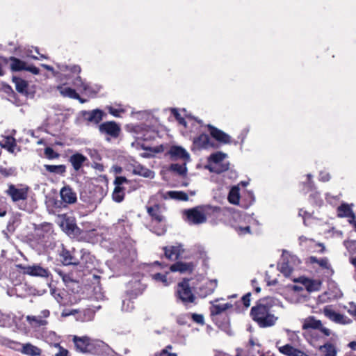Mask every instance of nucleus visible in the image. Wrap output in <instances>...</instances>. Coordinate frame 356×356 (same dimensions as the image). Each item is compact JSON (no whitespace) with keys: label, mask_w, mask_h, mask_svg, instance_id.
Returning a JSON list of instances; mask_svg holds the SVG:
<instances>
[{"label":"nucleus","mask_w":356,"mask_h":356,"mask_svg":"<svg viewBox=\"0 0 356 356\" xmlns=\"http://www.w3.org/2000/svg\"><path fill=\"white\" fill-rule=\"evenodd\" d=\"M152 277L154 280L163 283L165 286H167L168 284L166 274L157 273L154 274L152 275Z\"/></svg>","instance_id":"nucleus-46"},{"label":"nucleus","mask_w":356,"mask_h":356,"mask_svg":"<svg viewBox=\"0 0 356 356\" xmlns=\"http://www.w3.org/2000/svg\"><path fill=\"white\" fill-rule=\"evenodd\" d=\"M60 258L61 262L65 265H73L77 266L80 264V261L76 258L68 250L63 248L60 253Z\"/></svg>","instance_id":"nucleus-19"},{"label":"nucleus","mask_w":356,"mask_h":356,"mask_svg":"<svg viewBox=\"0 0 356 356\" xmlns=\"http://www.w3.org/2000/svg\"><path fill=\"white\" fill-rule=\"evenodd\" d=\"M161 205L159 204H154L152 206H147L146 210L148 215L151 218L152 222L160 223L165 220V217L163 216L161 211Z\"/></svg>","instance_id":"nucleus-13"},{"label":"nucleus","mask_w":356,"mask_h":356,"mask_svg":"<svg viewBox=\"0 0 356 356\" xmlns=\"http://www.w3.org/2000/svg\"><path fill=\"white\" fill-rule=\"evenodd\" d=\"M20 351L29 356H40L42 354V350L31 343L23 344Z\"/></svg>","instance_id":"nucleus-23"},{"label":"nucleus","mask_w":356,"mask_h":356,"mask_svg":"<svg viewBox=\"0 0 356 356\" xmlns=\"http://www.w3.org/2000/svg\"><path fill=\"white\" fill-rule=\"evenodd\" d=\"M98 129L102 134H104L113 138H118L121 132L120 124L115 121L102 122L99 124Z\"/></svg>","instance_id":"nucleus-9"},{"label":"nucleus","mask_w":356,"mask_h":356,"mask_svg":"<svg viewBox=\"0 0 356 356\" xmlns=\"http://www.w3.org/2000/svg\"><path fill=\"white\" fill-rule=\"evenodd\" d=\"M218 286L216 280H210L202 283L197 288L196 293L202 298H206L212 294Z\"/></svg>","instance_id":"nucleus-11"},{"label":"nucleus","mask_w":356,"mask_h":356,"mask_svg":"<svg viewBox=\"0 0 356 356\" xmlns=\"http://www.w3.org/2000/svg\"><path fill=\"white\" fill-rule=\"evenodd\" d=\"M274 306L275 300L273 298H261L251 308L250 316L261 328L273 327L278 320L274 314Z\"/></svg>","instance_id":"nucleus-1"},{"label":"nucleus","mask_w":356,"mask_h":356,"mask_svg":"<svg viewBox=\"0 0 356 356\" xmlns=\"http://www.w3.org/2000/svg\"><path fill=\"white\" fill-rule=\"evenodd\" d=\"M195 268L193 262L177 261L172 264L170 270L172 272H179L180 273H192Z\"/></svg>","instance_id":"nucleus-14"},{"label":"nucleus","mask_w":356,"mask_h":356,"mask_svg":"<svg viewBox=\"0 0 356 356\" xmlns=\"http://www.w3.org/2000/svg\"><path fill=\"white\" fill-rule=\"evenodd\" d=\"M324 314L327 317H328L330 319H331L332 321H333L336 323H343V320L344 318L343 315H342L338 312H336L334 310H332L327 307H325L324 309Z\"/></svg>","instance_id":"nucleus-34"},{"label":"nucleus","mask_w":356,"mask_h":356,"mask_svg":"<svg viewBox=\"0 0 356 356\" xmlns=\"http://www.w3.org/2000/svg\"><path fill=\"white\" fill-rule=\"evenodd\" d=\"M60 196L62 202L67 204H72L77 201L76 193L69 185H66L60 189Z\"/></svg>","instance_id":"nucleus-12"},{"label":"nucleus","mask_w":356,"mask_h":356,"mask_svg":"<svg viewBox=\"0 0 356 356\" xmlns=\"http://www.w3.org/2000/svg\"><path fill=\"white\" fill-rule=\"evenodd\" d=\"M337 215L338 218L353 217L354 212L349 204L342 203L337 209Z\"/></svg>","instance_id":"nucleus-25"},{"label":"nucleus","mask_w":356,"mask_h":356,"mask_svg":"<svg viewBox=\"0 0 356 356\" xmlns=\"http://www.w3.org/2000/svg\"><path fill=\"white\" fill-rule=\"evenodd\" d=\"M193 144L198 149H208L210 147H214V143L210 139L208 134H202L193 140Z\"/></svg>","instance_id":"nucleus-17"},{"label":"nucleus","mask_w":356,"mask_h":356,"mask_svg":"<svg viewBox=\"0 0 356 356\" xmlns=\"http://www.w3.org/2000/svg\"><path fill=\"white\" fill-rule=\"evenodd\" d=\"M325 347L326 348V353L325 356H336L335 348L332 344L328 343L325 345Z\"/></svg>","instance_id":"nucleus-51"},{"label":"nucleus","mask_w":356,"mask_h":356,"mask_svg":"<svg viewBox=\"0 0 356 356\" xmlns=\"http://www.w3.org/2000/svg\"><path fill=\"white\" fill-rule=\"evenodd\" d=\"M171 113L179 124L182 125L185 128L187 127V122L186 120L181 115L177 108H172Z\"/></svg>","instance_id":"nucleus-43"},{"label":"nucleus","mask_w":356,"mask_h":356,"mask_svg":"<svg viewBox=\"0 0 356 356\" xmlns=\"http://www.w3.org/2000/svg\"><path fill=\"white\" fill-rule=\"evenodd\" d=\"M321 327V321L316 319L314 316H309L304 320L302 330H318Z\"/></svg>","instance_id":"nucleus-27"},{"label":"nucleus","mask_w":356,"mask_h":356,"mask_svg":"<svg viewBox=\"0 0 356 356\" xmlns=\"http://www.w3.org/2000/svg\"><path fill=\"white\" fill-rule=\"evenodd\" d=\"M279 351L286 356H309L305 352L293 347L291 344H286L279 347Z\"/></svg>","instance_id":"nucleus-20"},{"label":"nucleus","mask_w":356,"mask_h":356,"mask_svg":"<svg viewBox=\"0 0 356 356\" xmlns=\"http://www.w3.org/2000/svg\"><path fill=\"white\" fill-rule=\"evenodd\" d=\"M225 312L223 304L213 305L210 307V314L213 322H218L219 316L227 315Z\"/></svg>","instance_id":"nucleus-24"},{"label":"nucleus","mask_w":356,"mask_h":356,"mask_svg":"<svg viewBox=\"0 0 356 356\" xmlns=\"http://www.w3.org/2000/svg\"><path fill=\"white\" fill-rule=\"evenodd\" d=\"M168 153L173 159H181L184 161L189 159L188 153L185 149L179 146H172Z\"/></svg>","instance_id":"nucleus-21"},{"label":"nucleus","mask_w":356,"mask_h":356,"mask_svg":"<svg viewBox=\"0 0 356 356\" xmlns=\"http://www.w3.org/2000/svg\"><path fill=\"white\" fill-rule=\"evenodd\" d=\"M189 281V279L184 278L181 282L177 284L176 289L177 298L185 305L194 303L196 299L192 291V288L190 286Z\"/></svg>","instance_id":"nucleus-5"},{"label":"nucleus","mask_w":356,"mask_h":356,"mask_svg":"<svg viewBox=\"0 0 356 356\" xmlns=\"http://www.w3.org/2000/svg\"><path fill=\"white\" fill-rule=\"evenodd\" d=\"M88 154L92 161V163L102 161V156L98 150L95 149H89Z\"/></svg>","instance_id":"nucleus-44"},{"label":"nucleus","mask_w":356,"mask_h":356,"mask_svg":"<svg viewBox=\"0 0 356 356\" xmlns=\"http://www.w3.org/2000/svg\"><path fill=\"white\" fill-rule=\"evenodd\" d=\"M133 173L147 178H153L154 172L140 164L134 165Z\"/></svg>","instance_id":"nucleus-28"},{"label":"nucleus","mask_w":356,"mask_h":356,"mask_svg":"<svg viewBox=\"0 0 356 356\" xmlns=\"http://www.w3.org/2000/svg\"><path fill=\"white\" fill-rule=\"evenodd\" d=\"M220 211L221 209L219 207L205 205L185 210L184 213L190 223L199 225L207 221V216L218 213Z\"/></svg>","instance_id":"nucleus-3"},{"label":"nucleus","mask_w":356,"mask_h":356,"mask_svg":"<svg viewBox=\"0 0 356 356\" xmlns=\"http://www.w3.org/2000/svg\"><path fill=\"white\" fill-rule=\"evenodd\" d=\"M251 295V293L248 292L243 295L239 300L241 302V312L248 309V308L250 307Z\"/></svg>","instance_id":"nucleus-41"},{"label":"nucleus","mask_w":356,"mask_h":356,"mask_svg":"<svg viewBox=\"0 0 356 356\" xmlns=\"http://www.w3.org/2000/svg\"><path fill=\"white\" fill-rule=\"evenodd\" d=\"M347 312L350 315L353 316H356V305H355L353 302H350L349 304V307Z\"/></svg>","instance_id":"nucleus-56"},{"label":"nucleus","mask_w":356,"mask_h":356,"mask_svg":"<svg viewBox=\"0 0 356 356\" xmlns=\"http://www.w3.org/2000/svg\"><path fill=\"white\" fill-rule=\"evenodd\" d=\"M25 71L31 72L33 74L38 75L40 74V69L33 65H26Z\"/></svg>","instance_id":"nucleus-53"},{"label":"nucleus","mask_w":356,"mask_h":356,"mask_svg":"<svg viewBox=\"0 0 356 356\" xmlns=\"http://www.w3.org/2000/svg\"><path fill=\"white\" fill-rule=\"evenodd\" d=\"M218 322H213L220 329L223 331H228L229 330V318L227 315L219 316Z\"/></svg>","instance_id":"nucleus-37"},{"label":"nucleus","mask_w":356,"mask_h":356,"mask_svg":"<svg viewBox=\"0 0 356 356\" xmlns=\"http://www.w3.org/2000/svg\"><path fill=\"white\" fill-rule=\"evenodd\" d=\"M293 271L292 268H291L287 264H283L281 268V272L285 275L286 276H289Z\"/></svg>","instance_id":"nucleus-52"},{"label":"nucleus","mask_w":356,"mask_h":356,"mask_svg":"<svg viewBox=\"0 0 356 356\" xmlns=\"http://www.w3.org/2000/svg\"><path fill=\"white\" fill-rule=\"evenodd\" d=\"M58 90L63 97H67L72 99L79 98V95L72 88L60 86H58Z\"/></svg>","instance_id":"nucleus-35"},{"label":"nucleus","mask_w":356,"mask_h":356,"mask_svg":"<svg viewBox=\"0 0 356 356\" xmlns=\"http://www.w3.org/2000/svg\"><path fill=\"white\" fill-rule=\"evenodd\" d=\"M225 312L228 309H233L236 312H241V302L236 301L234 304L232 302H227L223 304Z\"/></svg>","instance_id":"nucleus-45"},{"label":"nucleus","mask_w":356,"mask_h":356,"mask_svg":"<svg viewBox=\"0 0 356 356\" xmlns=\"http://www.w3.org/2000/svg\"><path fill=\"white\" fill-rule=\"evenodd\" d=\"M45 170L49 173L64 176L66 172V166L64 164L60 165H43Z\"/></svg>","instance_id":"nucleus-26"},{"label":"nucleus","mask_w":356,"mask_h":356,"mask_svg":"<svg viewBox=\"0 0 356 356\" xmlns=\"http://www.w3.org/2000/svg\"><path fill=\"white\" fill-rule=\"evenodd\" d=\"M1 147L10 153H14L15 149L17 147L15 138L13 136L7 137Z\"/></svg>","instance_id":"nucleus-39"},{"label":"nucleus","mask_w":356,"mask_h":356,"mask_svg":"<svg viewBox=\"0 0 356 356\" xmlns=\"http://www.w3.org/2000/svg\"><path fill=\"white\" fill-rule=\"evenodd\" d=\"M95 316V312L90 308H86L83 311L80 312L79 314V318L82 321H91L94 319Z\"/></svg>","instance_id":"nucleus-36"},{"label":"nucleus","mask_w":356,"mask_h":356,"mask_svg":"<svg viewBox=\"0 0 356 356\" xmlns=\"http://www.w3.org/2000/svg\"><path fill=\"white\" fill-rule=\"evenodd\" d=\"M348 218L349 223L353 225L356 229V216H355V215L354 214L353 217H348Z\"/></svg>","instance_id":"nucleus-62"},{"label":"nucleus","mask_w":356,"mask_h":356,"mask_svg":"<svg viewBox=\"0 0 356 356\" xmlns=\"http://www.w3.org/2000/svg\"><path fill=\"white\" fill-rule=\"evenodd\" d=\"M236 230L238 232V234H245L250 233V226H245V227H236Z\"/></svg>","instance_id":"nucleus-54"},{"label":"nucleus","mask_w":356,"mask_h":356,"mask_svg":"<svg viewBox=\"0 0 356 356\" xmlns=\"http://www.w3.org/2000/svg\"><path fill=\"white\" fill-rule=\"evenodd\" d=\"M81 67L79 65H73L72 67H70V71L73 73V74H79L80 72H81Z\"/></svg>","instance_id":"nucleus-57"},{"label":"nucleus","mask_w":356,"mask_h":356,"mask_svg":"<svg viewBox=\"0 0 356 356\" xmlns=\"http://www.w3.org/2000/svg\"><path fill=\"white\" fill-rule=\"evenodd\" d=\"M0 174L4 177H8L15 175V170L13 168H0Z\"/></svg>","instance_id":"nucleus-47"},{"label":"nucleus","mask_w":356,"mask_h":356,"mask_svg":"<svg viewBox=\"0 0 356 356\" xmlns=\"http://www.w3.org/2000/svg\"><path fill=\"white\" fill-rule=\"evenodd\" d=\"M168 196L173 200H180V201H188V196L187 193L184 191H170L167 192Z\"/></svg>","instance_id":"nucleus-38"},{"label":"nucleus","mask_w":356,"mask_h":356,"mask_svg":"<svg viewBox=\"0 0 356 356\" xmlns=\"http://www.w3.org/2000/svg\"><path fill=\"white\" fill-rule=\"evenodd\" d=\"M108 113L114 117H120L121 113H124V109H118L113 106L108 107Z\"/></svg>","instance_id":"nucleus-48"},{"label":"nucleus","mask_w":356,"mask_h":356,"mask_svg":"<svg viewBox=\"0 0 356 356\" xmlns=\"http://www.w3.org/2000/svg\"><path fill=\"white\" fill-rule=\"evenodd\" d=\"M41 314H42V316H41L42 318H47L49 316L50 312H49V310L45 309V310L42 311Z\"/></svg>","instance_id":"nucleus-63"},{"label":"nucleus","mask_w":356,"mask_h":356,"mask_svg":"<svg viewBox=\"0 0 356 356\" xmlns=\"http://www.w3.org/2000/svg\"><path fill=\"white\" fill-rule=\"evenodd\" d=\"M44 154L45 157L49 160H53L60 157V154L55 152L51 147H47L44 148Z\"/></svg>","instance_id":"nucleus-42"},{"label":"nucleus","mask_w":356,"mask_h":356,"mask_svg":"<svg viewBox=\"0 0 356 356\" xmlns=\"http://www.w3.org/2000/svg\"><path fill=\"white\" fill-rule=\"evenodd\" d=\"M16 266L24 275L42 278H48L51 275L48 268H43L39 264H33L32 266L17 264Z\"/></svg>","instance_id":"nucleus-8"},{"label":"nucleus","mask_w":356,"mask_h":356,"mask_svg":"<svg viewBox=\"0 0 356 356\" xmlns=\"http://www.w3.org/2000/svg\"><path fill=\"white\" fill-rule=\"evenodd\" d=\"M67 229L72 232H74L75 231V229H78V227L76 226V225L74 222H67Z\"/></svg>","instance_id":"nucleus-58"},{"label":"nucleus","mask_w":356,"mask_h":356,"mask_svg":"<svg viewBox=\"0 0 356 356\" xmlns=\"http://www.w3.org/2000/svg\"><path fill=\"white\" fill-rule=\"evenodd\" d=\"M225 156L226 154L221 152H217L216 153L211 154L209 157L208 161L209 163H213L214 165L208 167L209 171L216 174H221L228 170L229 168V163H222Z\"/></svg>","instance_id":"nucleus-7"},{"label":"nucleus","mask_w":356,"mask_h":356,"mask_svg":"<svg viewBox=\"0 0 356 356\" xmlns=\"http://www.w3.org/2000/svg\"><path fill=\"white\" fill-rule=\"evenodd\" d=\"M170 170L182 177L186 176L187 172V168L185 163H172L170 166Z\"/></svg>","instance_id":"nucleus-40"},{"label":"nucleus","mask_w":356,"mask_h":356,"mask_svg":"<svg viewBox=\"0 0 356 356\" xmlns=\"http://www.w3.org/2000/svg\"><path fill=\"white\" fill-rule=\"evenodd\" d=\"M86 161H87V157L79 152L72 154L69 159V161L76 171L79 170L82 168Z\"/></svg>","instance_id":"nucleus-22"},{"label":"nucleus","mask_w":356,"mask_h":356,"mask_svg":"<svg viewBox=\"0 0 356 356\" xmlns=\"http://www.w3.org/2000/svg\"><path fill=\"white\" fill-rule=\"evenodd\" d=\"M13 82L15 84L16 90L22 94L27 93L28 83L20 77L13 76Z\"/></svg>","instance_id":"nucleus-30"},{"label":"nucleus","mask_w":356,"mask_h":356,"mask_svg":"<svg viewBox=\"0 0 356 356\" xmlns=\"http://www.w3.org/2000/svg\"><path fill=\"white\" fill-rule=\"evenodd\" d=\"M29 187L28 186L18 185L13 184H8L6 193L9 196L13 202L26 201L28 198Z\"/></svg>","instance_id":"nucleus-6"},{"label":"nucleus","mask_w":356,"mask_h":356,"mask_svg":"<svg viewBox=\"0 0 356 356\" xmlns=\"http://www.w3.org/2000/svg\"><path fill=\"white\" fill-rule=\"evenodd\" d=\"M56 346L58 348V352L54 356H70V353L67 349L60 346L58 343Z\"/></svg>","instance_id":"nucleus-50"},{"label":"nucleus","mask_w":356,"mask_h":356,"mask_svg":"<svg viewBox=\"0 0 356 356\" xmlns=\"http://www.w3.org/2000/svg\"><path fill=\"white\" fill-rule=\"evenodd\" d=\"M191 318L194 322H195L200 325H204V316L202 314H192Z\"/></svg>","instance_id":"nucleus-49"},{"label":"nucleus","mask_w":356,"mask_h":356,"mask_svg":"<svg viewBox=\"0 0 356 356\" xmlns=\"http://www.w3.org/2000/svg\"><path fill=\"white\" fill-rule=\"evenodd\" d=\"M104 115V111L98 108L83 113L85 119L88 122H92L95 124H98L103 120Z\"/></svg>","instance_id":"nucleus-18"},{"label":"nucleus","mask_w":356,"mask_h":356,"mask_svg":"<svg viewBox=\"0 0 356 356\" xmlns=\"http://www.w3.org/2000/svg\"><path fill=\"white\" fill-rule=\"evenodd\" d=\"M318 330H320L324 335L327 337L330 336L331 334L330 330L323 327L322 324L321 328H318Z\"/></svg>","instance_id":"nucleus-60"},{"label":"nucleus","mask_w":356,"mask_h":356,"mask_svg":"<svg viewBox=\"0 0 356 356\" xmlns=\"http://www.w3.org/2000/svg\"><path fill=\"white\" fill-rule=\"evenodd\" d=\"M206 127L210 136L218 143L222 145L231 144L232 143L231 136L223 131L210 124H207Z\"/></svg>","instance_id":"nucleus-10"},{"label":"nucleus","mask_w":356,"mask_h":356,"mask_svg":"<svg viewBox=\"0 0 356 356\" xmlns=\"http://www.w3.org/2000/svg\"><path fill=\"white\" fill-rule=\"evenodd\" d=\"M181 246L179 245H168L163 247L164 257L170 261H175L179 259L181 254Z\"/></svg>","instance_id":"nucleus-16"},{"label":"nucleus","mask_w":356,"mask_h":356,"mask_svg":"<svg viewBox=\"0 0 356 356\" xmlns=\"http://www.w3.org/2000/svg\"><path fill=\"white\" fill-rule=\"evenodd\" d=\"M26 321L33 327H39L46 325L48 323L47 321L42 318L40 316H27Z\"/></svg>","instance_id":"nucleus-31"},{"label":"nucleus","mask_w":356,"mask_h":356,"mask_svg":"<svg viewBox=\"0 0 356 356\" xmlns=\"http://www.w3.org/2000/svg\"><path fill=\"white\" fill-rule=\"evenodd\" d=\"M227 200L229 203L237 205L240 201L239 188L238 186L232 187L228 194Z\"/></svg>","instance_id":"nucleus-32"},{"label":"nucleus","mask_w":356,"mask_h":356,"mask_svg":"<svg viewBox=\"0 0 356 356\" xmlns=\"http://www.w3.org/2000/svg\"><path fill=\"white\" fill-rule=\"evenodd\" d=\"M308 262L311 264H318L323 269H330L331 268L327 257L318 259L316 257L310 256L308 258Z\"/></svg>","instance_id":"nucleus-33"},{"label":"nucleus","mask_w":356,"mask_h":356,"mask_svg":"<svg viewBox=\"0 0 356 356\" xmlns=\"http://www.w3.org/2000/svg\"><path fill=\"white\" fill-rule=\"evenodd\" d=\"M9 60L10 62V70L13 72H19L22 70H25L26 67V62L17 58L15 56H10L9 58Z\"/></svg>","instance_id":"nucleus-29"},{"label":"nucleus","mask_w":356,"mask_h":356,"mask_svg":"<svg viewBox=\"0 0 356 356\" xmlns=\"http://www.w3.org/2000/svg\"><path fill=\"white\" fill-rule=\"evenodd\" d=\"M72 342L76 351L84 354L100 355L103 353L105 343L100 340L88 336H72Z\"/></svg>","instance_id":"nucleus-2"},{"label":"nucleus","mask_w":356,"mask_h":356,"mask_svg":"<svg viewBox=\"0 0 356 356\" xmlns=\"http://www.w3.org/2000/svg\"><path fill=\"white\" fill-rule=\"evenodd\" d=\"M295 282H300L308 292L318 291L321 286V281L300 277Z\"/></svg>","instance_id":"nucleus-15"},{"label":"nucleus","mask_w":356,"mask_h":356,"mask_svg":"<svg viewBox=\"0 0 356 356\" xmlns=\"http://www.w3.org/2000/svg\"><path fill=\"white\" fill-rule=\"evenodd\" d=\"M90 259L91 257H90V254H83L82 257H81V262L83 263V264H84V266L86 268H89L90 266L88 265L87 264V259Z\"/></svg>","instance_id":"nucleus-59"},{"label":"nucleus","mask_w":356,"mask_h":356,"mask_svg":"<svg viewBox=\"0 0 356 356\" xmlns=\"http://www.w3.org/2000/svg\"><path fill=\"white\" fill-rule=\"evenodd\" d=\"M92 168L95 169L96 170L99 172H103L104 171V166L102 163H100V161H97L95 163H92L91 165Z\"/></svg>","instance_id":"nucleus-55"},{"label":"nucleus","mask_w":356,"mask_h":356,"mask_svg":"<svg viewBox=\"0 0 356 356\" xmlns=\"http://www.w3.org/2000/svg\"><path fill=\"white\" fill-rule=\"evenodd\" d=\"M132 181L123 176L115 177L113 184L114 190L112 193L113 200L118 203L122 202L125 197V192H131L136 189V186H132Z\"/></svg>","instance_id":"nucleus-4"},{"label":"nucleus","mask_w":356,"mask_h":356,"mask_svg":"<svg viewBox=\"0 0 356 356\" xmlns=\"http://www.w3.org/2000/svg\"><path fill=\"white\" fill-rule=\"evenodd\" d=\"M160 356H177L176 353H169L168 350L163 349L160 353Z\"/></svg>","instance_id":"nucleus-61"},{"label":"nucleus","mask_w":356,"mask_h":356,"mask_svg":"<svg viewBox=\"0 0 356 356\" xmlns=\"http://www.w3.org/2000/svg\"><path fill=\"white\" fill-rule=\"evenodd\" d=\"M348 346L351 349V350H356V341H351L348 343Z\"/></svg>","instance_id":"nucleus-64"}]
</instances>
